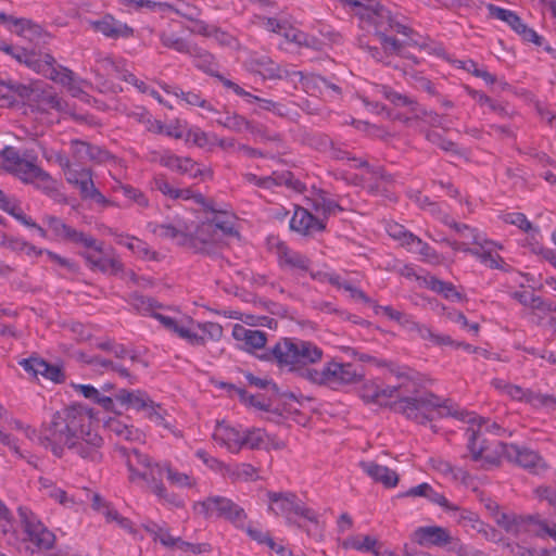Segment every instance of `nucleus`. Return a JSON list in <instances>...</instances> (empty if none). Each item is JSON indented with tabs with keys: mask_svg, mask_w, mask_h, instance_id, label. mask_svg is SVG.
<instances>
[{
	"mask_svg": "<svg viewBox=\"0 0 556 556\" xmlns=\"http://www.w3.org/2000/svg\"><path fill=\"white\" fill-rule=\"evenodd\" d=\"M359 467L375 482L381 483L384 488L391 489L399 483V475L387 466L362 460Z\"/></svg>",
	"mask_w": 556,
	"mask_h": 556,
	"instance_id": "nucleus-30",
	"label": "nucleus"
},
{
	"mask_svg": "<svg viewBox=\"0 0 556 556\" xmlns=\"http://www.w3.org/2000/svg\"><path fill=\"white\" fill-rule=\"evenodd\" d=\"M150 187L153 191H159L165 198L170 200H174V194L177 192V187H175L163 173H159L153 176L150 181Z\"/></svg>",
	"mask_w": 556,
	"mask_h": 556,
	"instance_id": "nucleus-57",
	"label": "nucleus"
},
{
	"mask_svg": "<svg viewBox=\"0 0 556 556\" xmlns=\"http://www.w3.org/2000/svg\"><path fill=\"white\" fill-rule=\"evenodd\" d=\"M194 200L195 203L201 204L206 211H211L214 213H218L213 207V201L207 202L202 193L193 192L191 188H177L176 194H174V200Z\"/></svg>",
	"mask_w": 556,
	"mask_h": 556,
	"instance_id": "nucleus-61",
	"label": "nucleus"
},
{
	"mask_svg": "<svg viewBox=\"0 0 556 556\" xmlns=\"http://www.w3.org/2000/svg\"><path fill=\"white\" fill-rule=\"evenodd\" d=\"M70 149L72 159L79 164L87 162L101 164L112 157L108 150L79 139H72L70 141Z\"/></svg>",
	"mask_w": 556,
	"mask_h": 556,
	"instance_id": "nucleus-20",
	"label": "nucleus"
},
{
	"mask_svg": "<svg viewBox=\"0 0 556 556\" xmlns=\"http://www.w3.org/2000/svg\"><path fill=\"white\" fill-rule=\"evenodd\" d=\"M311 207L317 213L324 216V220L330 215H336L343 211V207L332 198L329 197L325 190H317L313 198L309 199Z\"/></svg>",
	"mask_w": 556,
	"mask_h": 556,
	"instance_id": "nucleus-35",
	"label": "nucleus"
},
{
	"mask_svg": "<svg viewBox=\"0 0 556 556\" xmlns=\"http://www.w3.org/2000/svg\"><path fill=\"white\" fill-rule=\"evenodd\" d=\"M269 502L268 510L276 516L286 518L289 525H292L299 517L300 511L305 508V504L292 492H267Z\"/></svg>",
	"mask_w": 556,
	"mask_h": 556,
	"instance_id": "nucleus-13",
	"label": "nucleus"
},
{
	"mask_svg": "<svg viewBox=\"0 0 556 556\" xmlns=\"http://www.w3.org/2000/svg\"><path fill=\"white\" fill-rule=\"evenodd\" d=\"M377 366L378 367H387L389 372L394 376L397 381L401 380V379H414V375H415V369L408 367V366H404V365H399L394 362H388L386 359L383 361H377Z\"/></svg>",
	"mask_w": 556,
	"mask_h": 556,
	"instance_id": "nucleus-62",
	"label": "nucleus"
},
{
	"mask_svg": "<svg viewBox=\"0 0 556 556\" xmlns=\"http://www.w3.org/2000/svg\"><path fill=\"white\" fill-rule=\"evenodd\" d=\"M43 223L58 240L80 245L89 250L102 251V241L96 239L91 235L73 228L56 216H45Z\"/></svg>",
	"mask_w": 556,
	"mask_h": 556,
	"instance_id": "nucleus-10",
	"label": "nucleus"
},
{
	"mask_svg": "<svg viewBox=\"0 0 556 556\" xmlns=\"http://www.w3.org/2000/svg\"><path fill=\"white\" fill-rule=\"evenodd\" d=\"M23 530V542L31 554L51 549L56 541L55 534L46 527L40 518L28 507L17 509Z\"/></svg>",
	"mask_w": 556,
	"mask_h": 556,
	"instance_id": "nucleus-6",
	"label": "nucleus"
},
{
	"mask_svg": "<svg viewBox=\"0 0 556 556\" xmlns=\"http://www.w3.org/2000/svg\"><path fill=\"white\" fill-rule=\"evenodd\" d=\"M116 452L125 460L130 482H144L160 498L168 501L167 490L162 482V468L160 463H153L151 457L137 448L116 445Z\"/></svg>",
	"mask_w": 556,
	"mask_h": 556,
	"instance_id": "nucleus-4",
	"label": "nucleus"
},
{
	"mask_svg": "<svg viewBox=\"0 0 556 556\" xmlns=\"http://www.w3.org/2000/svg\"><path fill=\"white\" fill-rule=\"evenodd\" d=\"M378 4L376 0H356L348 11L357 16L365 27Z\"/></svg>",
	"mask_w": 556,
	"mask_h": 556,
	"instance_id": "nucleus-55",
	"label": "nucleus"
},
{
	"mask_svg": "<svg viewBox=\"0 0 556 556\" xmlns=\"http://www.w3.org/2000/svg\"><path fill=\"white\" fill-rule=\"evenodd\" d=\"M144 413V416L155 425L169 429L172 424L167 420V412L166 409L159 403H155L152 399H150L147 408L141 410Z\"/></svg>",
	"mask_w": 556,
	"mask_h": 556,
	"instance_id": "nucleus-53",
	"label": "nucleus"
},
{
	"mask_svg": "<svg viewBox=\"0 0 556 556\" xmlns=\"http://www.w3.org/2000/svg\"><path fill=\"white\" fill-rule=\"evenodd\" d=\"M148 229L162 239L177 240L180 245L185 247L188 224L180 218H174L170 223H149Z\"/></svg>",
	"mask_w": 556,
	"mask_h": 556,
	"instance_id": "nucleus-27",
	"label": "nucleus"
},
{
	"mask_svg": "<svg viewBox=\"0 0 556 556\" xmlns=\"http://www.w3.org/2000/svg\"><path fill=\"white\" fill-rule=\"evenodd\" d=\"M194 510L206 519L223 518L239 530L244 529V523L248 520V514L243 507L232 500L219 495L208 496L204 501L195 503Z\"/></svg>",
	"mask_w": 556,
	"mask_h": 556,
	"instance_id": "nucleus-7",
	"label": "nucleus"
},
{
	"mask_svg": "<svg viewBox=\"0 0 556 556\" xmlns=\"http://www.w3.org/2000/svg\"><path fill=\"white\" fill-rule=\"evenodd\" d=\"M305 86L307 88L315 87L320 92L329 91V92H331V96L333 98H339L341 96V93H342V90H341L340 86L329 81L328 79H326L321 75H312L311 77H308L306 79Z\"/></svg>",
	"mask_w": 556,
	"mask_h": 556,
	"instance_id": "nucleus-58",
	"label": "nucleus"
},
{
	"mask_svg": "<svg viewBox=\"0 0 556 556\" xmlns=\"http://www.w3.org/2000/svg\"><path fill=\"white\" fill-rule=\"evenodd\" d=\"M28 86L12 80H0V106H12L28 94Z\"/></svg>",
	"mask_w": 556,
	"mask_h": 556,
	"instance_id": "nucleus-37",
	"label": "nucleus"
},
{
	"mask_svg": "<svg viewBox=\"0 0 556 556\" xmlns=\"http://www.w3.org/2000/svg\"><path fill=\"white\" fill-rule=\"evenodd\" d=\"M188 55L192 58L194 66L202 72L216 77L217 79L218 76H222L217 71L218 64L216 63L214 55L208 51L193 45Z\"/></svg>",
	"mask_w": 556,
	"mask_h": 556,
	"instance_id": "nucleus-36",
	"label": "nucleus"
},
{
	"mask_svg": "<svg viewBox=\"0 0 556 556\" xmlns=\"http://www.w3.org/2000/svg\"><path fill=\"white\" fill-rule=\"evenodd\" d=\"M471 96L479 105L488 106L492 112L498 114L500 116L507 115L506 109L501 103L494 101L485 93L481 91H472Z\"/></svg>",
	"mask_w": 556,
	"mask_h": 556,
	"instance_id": "nucleus-63",
	"label": "nucleus"
},
{
	"mask_svg": "<svg viewBox=\"0 0 556 556\" xmlns=\"http://www.w3.org/2000/svg\"><path fill=\"white\" fill-rule=\"evenodd\" d=\"M376 94L381 96L389 102H391L393 105L402 108V106H408L412 112H415L417 110V102L413 98L400 93L395 90H393L390 86L387 85H377L375 87Z\"/></svg>",
	"mask_w": 556,
	"mask_h": 556,
	"instance_id": "nucleus-41",
	"label": "nucleus"
},
{
	"mask_svg": "<svg viewBox=\"0 0 556 556\" xmlns=\"http://www.w3.org/2000/svg\"><path fill=\"white\" fill-rule=\"evenodd\" d=\"M506 395L514 401L528 403L535 408L556 406V397L553 395L536 393L531 389H523L517 384L510 383Z\"/></svg>",
	"mask_w": 556,
	"mask_h": 556,
	"instance_id": "nucleus-28",
	"label": "nucleus"
},
{
	"mask_svg": "<svg viewBox=\"0 0 556 556\" xmlns=\"http://www.w3.org/2000/svg\"><path fill=\"white\" fill-rule=\"evenodd\" d=\"M165 9H167V13L174 12L192 22H198L201 15V9L195 3L187 0H173L168 2V5H165Z\"/></svg>",
	"mask_w": 556,
	"mask_h": 556,
	"instance_id": "nucleus-46",
	"label": "nucleus"
},
{
	"mask_svg": "<svg viewBox=\"0 0 556 556\" xmlns=\"http://www.w3.org/2000/svg\"><path fill=\"white\" fill-rule=\"evenodd\" d=\"M292 523L299 529L303 530L307 536L315 541H321L324 539L325 525L319 519V515L307 506L300 511V515Z\"/></svg>",
	"mask_w": 556,
	"mask_h": 556,
	"instance_id": "nucleus-29",
	"label": "nucleus"
},
{
	"mask_svg": "<svg viewBox=\"0 0 556 556\" xmlns=\"http://www.w3.org/2000/svg\"><path fill=\"white\" fill-rule=\"evenodd\" d=\"M151 161L159 162L160 165L181 175H188L190 178L206 180L213 178V172L208 167H201L199 163L188 156H179L166 150L162 153L151 152Z\"/></svg>",
	"mask_w": 556,
	"mask_h": 556,
	"instance_id": "nucleus-9",
	"label": "nucleus"
},
{
	"mask_svg": "<svg viewBox=\"0 0 556 556\" xmlns=\"http://www.w3.org/2000/svg\"><path fill=\"white\" fill-rule=\"evenodd\" d=\"M42 156L48 162L56 163L63 169V172L73 165L70 157L62 150L43 149Z\"/></svg>",
	"mask_w": 556,
	"mask_h": 556,
	"instance_id": "nucleus-64",
	"label": "nucleus"
},
{
	"mask_svg": "<svg viewBox=\"0 0 556 556\" xmlns=\"http://www.w3.org/2000/svg\"><path fill=\"white\" fill-rule=\"evenodd\" d=\"M225 478L232 482L255 481L258 479L257 469L251 464L241 463L228 465Z\"/></svg>",
	"mask_w": 556,
	"mask_h": 556,
	"instance_id": "nucleus-43",
	"label": "nucleus"
},
{
	"mask_svg": "<svg viewBox=\"0 0 556 556\" xmlns=\"http://www.w3.org/2000/svg\"><path fill=\"white\" fill-rule=\"evenodd\" d=\"M268 435L261 428H250L243 431V447L251 450L262 448Z\"/></svg>",
	"mask_w": 556,
	"mask_h": 556,
	"instance_id": "nucleus-59",
	"label": "nucleus"
},
{
	"mask_svg": "<svg viewBox=\"0 0 556 556\" xmlns=\"http://www.w3.org/2000/svg\"><path fill=\"white\" fill-rule=\"evenodd\" d=\"M108 429L116 435V438L128 441H141L142 432L134 426L126 425L118 419H110L108 421Z\"/></svg>",
	"mask_w": 556,
	"mask_h": 556,
	"instance_id": "nucleus-44",
	"label": "nucleus"
},
{
	"mask_svg": "<svg viewBox=\"0 0 556 556\" xmlns=\"http://www.w3.org/2000/svg\"><path fill=\"white\" fill-rule=\"evenodd\" d=\"M267 178L271 180L270 189L276 186H286L296 192H302L305 189L304 184L296 179L293 173L289 170L281 173L274 172L271 175L267 176Z\"/></svg>",
	"mask_w": 556,
	"mask_h": 556,
	"instance_id": "nucleus-51",
	"label": "nucleus"
},
{
	"mask_svg": "<svg viewBox=\"0 0 556 556\" xmlns=\"http://www.w3.org/2000/svg\"><path fill=\"white\" fill-rule=\"evenodd\" d=\"M28 94L24 98L33 110L41 113L51 111L62 112L66 108L65 101L58 96L52 87L45 89L28 87Z\"/></svg>",
	"mask_w": 556,
	"mask_h": 556,
	"instance_id": "nucleus-16",
	"label": "nucleus"
},
{
	"mask_svg": "<svg viewBox=\"0 0 556 556\" xmlns=\"http://www.w3.org/2000/svg\"><path fill=\"white\" fill-rule=\"evenodd\" d=\"M127 302L137 313L152 317L153 314H156L155 309L162 307L153 298L144 296L138 292L129 294Z\"/></svg>",
	"mask_w": 556,
	"mask_h": 556,
	"instance_id": "nucleus-42",
	"label": "nucleus"
},
{
	"mask_svg": "<svg viewBox=\"0 0 556 556\" xmlns=\"http://www.w3.org/2000/svg\"><path fill=\"white\" fill-rule=\"evenodd\" d=\"M80 255L91 270H99L110 275H117L124 270V264L114 250H105L103 241L101 252L92 250V252H83Z\"/></svg>",
	"mask_w": 556,
	"mask_h": 556,
	"instance_id": "nucleus-15",
	"label": "nucleus"
},
{
	"mask_svg": "<svg viewBox=\"0 0 556 556\" xmlns=\"http://www.w3.org/2000/svg\"><path fill=\"white\" fill-rule=\"evenodd\" d=\"M414 541L421 546L443 547L452 542L451 533L440 526L419 527L414 531Z\"/></svg>",
	"mask_w": 556,
	"mask_h": 556,
	"instance_id": "nucleus-26",
	"label": "nucleus"
},
{
	"mask_svg": "<svg viewBox=\"0 0 556 556\" xmlns=\"http://www.w3.org/2000/svg\"><path fill=\"white\" fill-rule=\"evenodd\" d=\"M364 370L351 363L329 362L323 369H306L305 378L320 386L337 390L344 386L355 384L364 379Z\"/></svg>",
	"mask_w": 556,
	"mask_h": 556,
	"instance_id": "nucleus-5",
	"label": "nucleus"
},
{
	"mask_svg": "<svg viewBox=\"0 0 556 556\" xmlns=\"http://www.w3.org/2000/svg\"><path fill=\"white\" fill-rule=\"evenodd\" d=\"M443 223L455 230L462 238L466 240V242L478 245L481 248H485L486 245H495L492 240L485 238V236L479 231V229L470 227L467 224L457 223L453 220L450 216H445Z\"/></svg>",
	"mask_w": 556,
	"mask_h": 556,
	"instance_id": "nucleus-33",
	"label": "nucleus"
},
{
	"mask_svg": "<svg viewBox=\"0 0 556 556\" xmlns=\"http://www.w3.org/2000/svg\"><path fill=\"white\" fill-rule=\"evenodd\" d=\"M116 401L124 406L126 409H135L137 412H141L147 408V405L151 399L148 392L137 389V390H127L121 389L115 394Z\"/></svg>",
	"mask_w": 556,
	"mask_h": 556,
	"instance_id": "nucleus-34",
	"label": "nucleus"
},
{
	"mask_svg": "<svg viewBox=\"0 0 556 556\" xmlns=\"http://www.w3.org/2000/svg\"><path fill=\"white\" fill-rule=\"evenodd\" d=\"M502 451L509 462L525 469L533 470L545 466L544 459L534 450L510 443L508 445H502Z\"/></svg>",
	"mask_w": 556,
	"mask_h": 556,
	"instance_id": "nucleus-22",
	"label": "nucleus"
},
{
	"mask_svg": "<svg viewBox=\"0 0 556 556\" xmlns=\"http://www.w3.org/2000/svg\"><path fill=\"white\" fill-rule=\"evenodd\" d=\"M218 241V233L214 231V225L205 222L198 226L194 232H191V228L188 226L185 247L195 253L213 255L217 252Z\"/></svg>",
	"mask_w": 556,
	"mask_h": 556,
	"instance_id": "nucleus-14",
	"label": "nucleus"
},
{
	"mask_svg": "<svg viewBox=\"0 0 556 556\" xmlns=\"http://www.w3.org/2000/svg\"><path fill=\"white\" fill-rule=\"evenodd\" d=\"M38 482L40 489L43 490L46 495H48L50 498L66 507H70L74 504L73 498L68 497L64 490L56 488L50 479L41 477L39 478Z\"/></svg>",
	"mask_w": 556,
	"mask_h": 556,
	"instance_id": "nucleus-54",
	"label": "nucleus"
},
{
	"mask_svg": "<svg viewBox=\"0 0 556 556\" xmlns=\"http://www.w3.org/2000/svg\"><path fill=\"white\" fill-rule=\"evenodd\" d=\"M25 371L30 374L34 378L42 376L54 383H62L65 381V374L62 367L48 363L39 357L24 358L18 362Z\"/></svg>",
	"mask_w": 556,
	"mask_h": 556,
	"instance_id": "nucleus-21",
	"label": "nucleus"
},
{
	"mask_svg": "<svg viewBox=\"0 0 556 556\" xmlns=\"http://www.w3.org/2000/svg\"><path fill=\"white\" fill-rule=\"evenodd\" d=\"M161 43L168 49L175 50L179 53L188 54L192 46L185 38L178 36L173 31H161L159 35Z\"/></svg>",
	"mask_w": 556,
	"mask_h": 556,
	"instance_id": "nucleus-50",
	"label": "nucleus"
},
{
	"mask_svg": "<svg viewBox=\"0 0 556 556\" xmlns=\"http://www.w3.org/2000/svg\"><path fill=\"white\" fill-rule=\"evenodd\" d=\"M467 448L471 454L475 462H480L481 467L489 469L491 467L500 466L501 458L504 456L502 445H508L500 441H494L492 444L488 442L481 432V425L479 429L470 426L466 429Z\"/></svg>",
	"mask_w": 556,
	"mask_h": 556,
	"instance_id": "nucleus-8",
	"label": "nucleus"
},
{
	"mask_svg": "<svg viewBox=\"0 0 556 556\" xmlns=\"http://www.w3.org/2000/svg\"><path fill=\"white\" fill-rule=\"evenodd\" d=\"M290 228L304 236L325 230L324 219L314 216L307 208L296 206L290 219Z\"/></svg>",
	"mask_w": 556,
	"mask_h": 556,
	"instance_id": "nucleus-24",
	"label": "nucleus"
},
{
	"mask_svg": "<svg viewBox=\"0 0 556 556\" xmlns=\"http://www.w3.org/2000/svg\"><path fill=\"white\" fill-rule=\"evenodd\" d=\"M378 541L370 535H353L346 538L342 542L345 549H356L359 552H370L375 556H380V552L376 548Z\"/></svg>",
	"mask_w": 556,
	"mask_h": 556,
	"instance_id": "nucleus-45",
	"label": "nucleus"
},
{
	"mask_svg": "<svg viewBox=\"0 0 556 556\" xmlns=\"http://www.w3.org/2000/svg\"><path fill=\"white\" fill-rule=\"evenodd\" d=\"M494 518L497 526L508 533L518 534L527 530L528 526L533 525L539 528L538 534L556 538V530L551 529L546 521L541 520L539 516L535 515L522 516L514 513L496 511Z\"/></svg>",
	"mask_w": 556,
	"mask_h": 556,
	"instance_id": "nucleus-11",
	"label": "nucleus"
},
{
	"mask_svg": "<svg viewBox=\"0 0 556 556\" xmlns=\"http://www.w3.org/2000/svg\"><path fill=\"white\" fill-rule=\"evenodd\" d=\"M252 70L264 78L277 79L281 78L280 68L275 62L267 55H261L252 59Z\"/></svg>",
	"mask_w": 556,
	"mask_h": 556,
	"instance_id": "nucleus-47",
	"label": "nucleus"
},
{
	"mask_svg": "<svg viewBox=\"0 0 556 556\" xmlns=\"http://www.w3.org/2000/svg\"><path fill=\"white\" fill-rule=\"evenodd\" d=\"M162 477L166 475L167 480L172 485L178 488H192L195 485V480L191 476L180 472L173 468L168 463L161 464Z\"/></svg>",
	"mask_w": 556,
	"mask_h": 556,
	"instance_id": "nucleus-49",
	"label": "nucleus"
},
{
	"mask_svg": "<svg viewBox=\"0 0 556 556\" xmlns=\"http://www.w3.org/2000/svg\"><path fill=\"white\" fill-rule=\"evenodd\" d=\"M25 184H36L46 191L53 189V179L49 173L35 164L34 161L23 159L12 170Z\"/></svg>",
	"mask_w": 556,
	"mask_h": 556,
	"instance_id": "nucleus-18",
	"label": "nucleus"
},
{
	"mask_svg": "<svg viewBox=\"0 0 556 556\" xmlns=\"http://www.w3.org/2000/svg\"><path fill=\"white\" fill-rule=\"evenodd\" d=\"M39 442L59 458L66 448L92 463H100L103 457V439L97 431L92 409L83 404L55 412L49 422L42 424Z\"/></svg>",
	"mask_w": 556,
	"mask_h": 556,
	"instance_id": "nucleus-1",
	"label": "nucleus"
},
{
	"mask_svg": "<svg viewBox=\"0 0 556 556\" xmlns=\"http://www.w3.org/2000/svg\"><path fill=\"white\" fill-rule=\"evenodd\" d=\"M219 437L231 453H238L243 447V431L228 426L220 427Z\"/></svg>",
	"mask_w": 556,
	"mask_h": 556,
	"instance_id": "nucleus-48",
	"label": "nucleus"
},
{
	"mask_svg": "<svg viewBox=\"0 0 556 556\" xmlns=\"http://www.w3.org/2000/svg\"><path fill=\"white\" fill-rule=\"evenodd\" d=\"M491 245H486L485 248H481L476 245V251H470V255L478 258L482 264L486 265L490 268L498 269L502 268L504 264L503 257L493 253L490 249Z\"/></svg>",
	"mask_w": 556,
	"mask_h": 556,
	"instance_id": "nucleus-56",
	"label": "nucleus"
},
{
	"mask_svg": "<svg viewBox=\"0 0 556 556\" xmlns=\"http://www.w3.org/2000/svg\"><path fill=\"white\" fill-rule=\"evenodd\" d=\"M488 11L491 17L505 22L511 28L519 24V16L516 12L507 10L495 4H488Z\"/></svg>",
	"mask_w": 556,
	"mask_h": 556,
	"instance_id": "nucleus-60",
	"label": "nucleus"
},
{
	"mask_svg": "<svg viewBox=\"0 0 556 556\" xmlns=\"http://www.w3.org/2000/svg\"><path fill=\"white\" fill-rule=\"evenodd\" d=\"M366 26L374 27L378 37L388 31H395L407 37L414 33L412 28L399 22L391 11L380 3Z\"/></svg>",
	"mask_w": 556,
	"mask_h": 556,
	"instance_id": "nucleus-17",
	"label": "nucleus"
},
{
	"mask_svg": "<svg viewBox=\"0 0 556 556\" xmlns=\"http://www.w3.org/2000/svg\"><path fill=\"white\" fill-rule=\"evenodd\" d=\"M34 70L38 73L43 74L46 77L53 80L54 83H58V84L66 87L67 90L74 97H76L79 92H81V89L75 85L74 72L65 66H62L60 64H56V65L48 67V68H41V67L35 66Z\"/></svg>",
	"mask_w": 556,
	"mask_h": 556,
	"instance_id": "nucleus-31",
	"label": "nucleus"
},
{
	"mask_svg": "<svg viewBox=\"0 0 556 556\" xmlns=\"http://www.w3.org/2000/svg\"><path fill=\"white\" fill-rule=\"evenodd\" d=\"M422 384V375L417 370H415L414 379L399 380L396 384L399 392L413 395L396 400L392 405L393 409L419 425H426L433 420L434 412H438L439 416L455 415L446 405L447 401H443L432 392L418 394Z\"/></svg>",
	"mask_w": 556,
	"mask_h": 556,
	"instance_id": "nucleus-2",
	"label": "nucleus"
},
{
	"mask_svg": "<svg viewBox=\"0 0 556 556\" xmlns=\"http://www.w3.org/2000/svg\"><path fill=\"white\" fill-rule=\"evenodd\" d=\"M276 253L281 268L298 274H304L309 271L312 264L311 260L306 255L298 251L291 250L286 243H278L276 248Z\"/></svg>",
	"mask_w": 556,
	"mask_h": 556,
	"instance_id": "nucleus-23",
	"label": "nucleus"
},
{
	"mask_svg": "<svg viewBox=\"0 0 556 556\" xmlns=\"http://www.w3.org/2000/svg\"><path fill=\"white\" fill-rule=\"evenodd\" d=\"M429 464L433 470L444 476L446 479L457 482H466L469 478L467 471L462 468L454 467L450 462L441 457H431Z\"/></svg>",
	"mask_w": 556,
	"mask_h": 556,
	"instance_id": "nucleus-40",
	"label": "nucleus"
},
{
	"mask_svg": "<svg viewBox=\"0 0 556 556\" xmlns=\"http://www.w3.org/2000/svg\"><path fill=\"white\" fill-rule=\"evenodd\" d=\"M163 90L168 94H174L177 99L190 106H198L207 112L218 113V111L213 106V104L207 101L200 91L198 90H189L184 91L181 88L177 86H168L164 85Z\"/></svg>",
	"mask_w": 556,
	"mask_h": 556,
	"instance_id": "nucleus-32",
	"label": "nucleus"
},
{
	"mask_svg": "<svg viewBox=\"0 0 556 556\" xmlns=\"http://www.w3.org/2000/svg\"><path fill=\"white\" fill-rule=\"evenodd\" d=\"M92 28L110 39H128L134 36V28L116 20L111 14H105L100 20L91 22Z\"/></svg>",
	"mask_w": 556,
	"mask_h": 556,
	"instance_id": "nucleus-25",
	"label": "nucleus"
},
{
	"mask_svg": "<svg viewBox=\"0 0 556 556\" xmlns=\"http://www.w3.org/2000/svg\"><path fill=\"white\" fill-rule=\"evenodd\" d=\"M216 123L235 132L251 129V122L238 113L227 112L225 116L216 118Z\"/></svg>",
	"mask_w": 556,
	"mask_h": 556,
	"instance_id": "nucleus-52",
	"label": "nucleus"
},
{
	"mask_svg": "<svg viewBox=\"0 0 556 556\" xmlns=\"http://www.w3.org/2000/svg\"><path fill=\"white\" fill-rule=\"evenodd\" d=\"M115 241L119 245H124L127 249H129L134 254H136L138 257L143 260H156L157 253L155 251H152L148 243L142 241L139 238L117 233L115 235Z\"/></svg>",
	"mask_w": 556,
	"mask_h": 556,
	"instance_id": "nucleus-38",
	"label": "nucleus"
},
{
	"mask_svg": "<svg viewBox=\"0 0 556 556\" xmlns=\"http://www.w3.org/2000/svg\"><path fill=\"white\" fill-rule=\"evenodd\" d=\"M233 338L240 342V348L247 352L254 353L258 357L268 349L266 348L267 333L258 329L247 328L236 325L232 330ZM271 348H269L270 350Z\"/></svg>",
	"mask_w": 556,
	"mask_h": 556,
	"instance_id": "nucleus-19",
	"label": "nucleus"
},
{
	"mask_svg": "<svg viewBox=\"0 0 556 556\" xmlns=\"http://www.w3.org/2000/svg\"><path fill=\"white\" fill-rule=\"evenodd\" d=\"M424 283L426 288L443 295L448 301L459 302L464 299V295L456 290L452 282L440 280L434 276H427L424 278Z\"/></svg>",
	"mask_w": 556,
	"mask_h": 556,
	"instance_id": "nucleus-39",
	"label": "nucleus"
},
{
	"mask_svg": "<svg viewBox=\"0 0 556 556\" xmlns=\"http://www.w3.org/2000/svg\"><path fill=\"white\" fill-rule=\"evenodd\" d=\"M64 175L66 181L78 189L83 200H92L103 206L109 204V200L96 188L91 169L72 165Z\"/></svg>",
	"mask_w": 556,
	"mask_h": 556,
	"instance_id": "nucleus-12",
	"label": "nucleus"
},
{
	"mask_svg": "<svg viewBox=\"0 0 556 556\" xmlns=\"http://www.w3.org/2000/svg\"><path fill=\"white\" fill-rule=\"evenodd\" d=\"M324 352L315 343L296 338H281L276 344L258 358L267 362H275L280 368H288L290 371H305L308 365L316 364L323 359Z\"/></svg>",
	"mask_w": 556,
	"mask_h": 556,
	"instance_id": "nucleus-3",
	"label": "nucleus"
}]
</instances>
